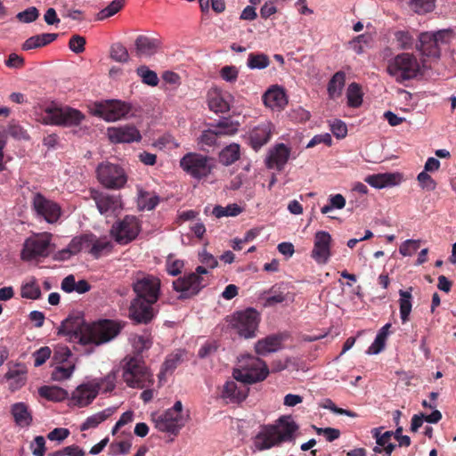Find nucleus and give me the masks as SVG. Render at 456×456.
Returning <instances> with one entry per match:
<instances>
[{"label": "nucleus", "instance_id": "nucleus-29", "mask_svg": "<svg viewBox=\"0 0 456 456\" xmlns=\"http://www.w3.org/2000/svg\"><path fill=\"white\" fill-rule=\"evenodd\" d=\"M159 46V39L139 35L134 41L135 55L138 57L152 56L158 52Z\"/></svg>", "mask_w": 456, "mask_h": 456}, {"label": "nucleus", "instance_id": "nucleus-3", "mask_svg": "<svg viewBox=\"0 0 456 456\" xmlns=\"http://www.w3.org/2000/svg\"><path fill=\"white\" fill-rule=\"evenodd\" d=\"M122 362V377L128 387L144 388L153 383L152 374L141 357L126 356Z\"/></svg>", "mask_w": 456, "mask_h": 456}, {"label": "nucleus", "instance_id": "nucleus-64", "mask_svg": "<svg viewBox=\"0 0 456 456\" xmlns=\"http://www.w3.org/2000/svg\"><path fill=\"white\" fill-rule=\"evenodd\" d=\"M417 179L420 187L424 190L431 191L436 187V183L426 171L420 172L418 175Z\"/></svg>", "mask_w": 456, "mask_h": 456}, {"label": "nucleus", "instance_id": "nucleus-49", "mask_svg": "<svg viewBox=\"0 0 456 456\" xmlns=\"http://www.w3.org/2000/svg\"><path fill=\"white\" fill-rule=\"evenodd\" d=\"M132 345L138 356L143 351L148 350L152 346V338L150 334L134 335Z\"/></svg>", "mask_w": 456, "mask_h": 456}, {"label": "nucleus", "instance_id": "nucleus-36", "mask_svg": "<svg viewBox=\"0 0 456 456\" xmlns=\"http://www.w3.org/2000/svg\"><path fill=\"white\" fill-rule=\"evenodd\" d=\"M5 379L12 380L11 388L16 390L21 387L26 381V370L21 364H17L13 368H10L5 373Z\"/></svg>", "mask_w": 456, "mask_h": 456}, {"label": "nucleus", "instance_id": "nucleus-45", "mask_svg": "<svg viewBox=\"0 0 456 456\" xmlns=\"http://www.w3.org/2000/svg\"><path fill=\"white\" fill-rule=\"evenodd\" d=\"M93 239L92 241L88 243V252L92 254L95 258H98L103 250L109 249L111 248V243L107 239H97V237L94 234H90Z\"/></svg>", "mask_w": 456, "mask_h": 456}, {"label": "nucleus", "instance_id": "nucleus-16", "mask_svg": "<svg viewBox=\"0 0 456 456\" xmlns=\"http://www.w3.org/2000/svg\"><path fill=\"white\" fill-rule=\"evenodd\" d=\"M237 131L238 125L224 118L220 120L216 125H213L212 128L203 131L200 137V142L203 145L214 146L216 144L218 137L223 135H233Z\"/></svg>", "mask_w": 456, "mask_h": 456}, {"label": "nucleus", "instance_id": "nucleus-11", "mask_svg": "<svg viewBox=\"0 0 456 456\" xmlns=\"http://www.w3.org/2000/svg\"><path fill=\"white\" fill-rule=\"evenodd\" d=\"M123 326L113 320L104 319L90 324L88 338L96 346L110 342L121 331Z\"/></svg>", "mask_w": 456, "mask_h": 456}, {"label": "nucleus", "instance_id": "nucleus-21", "mask_svg": "<svg viewBox=\"0 0 456 456\" xmlns=\"http://www.w3.org/2000/svg\"><path fill=\"white\" fill-rule=\"evenodd\" d=\"M130 108L120 101H107L96 106V113L106 121H116L125 117Z\"/></svg>", "mask_w": 456, "mask_h": 456}, {"label": "nucleus", "instance_id": "nucleus-58", "mask_svg": "<svg viewBox=\"0 0 456 456\" xmlns=\"http://www.w3.org/2000/svg\"><path fill=\"white\" fill-rule=\"evenodd\" d=\"M8 134L17 140H28L29 135L26 129H24L20 124L11 122L7 129Z\"/></svg>", "mask_w": 456, "mask_h": 456}, {"label": "nucleus", "instance_id": "nucleus-61", "mask_svg": "<svg viewBox=\"0 0 456 456\" xmlns=\"http://www.w3.org/2000/svg\"><path fill=\"white\" fill-rule=\"evenodd\" d=\"M51 354L52 350L49 346L40 347L33 354L34 365L36 367L43 365L51 357Z\"/></svg>", "mask_w": 456, "mask_h": 456}, {"label": "nucleus", "instance_id": "nucleus-25", "mask_svg": "<svg viewBox=\"0 0 456 456\" xmlns=\"http://www.w3.org/2000/svg\"><path fill=\"white\" fill-rule=\"evenodd\" d=\"M248 390L245 383L238 384L236 379L227 380L223 386L220 396L229 403H240L247 398Z\"/></svg>", "mask_w": 456, "mask_h": 456}, {"label": "nucleus", "instance_id": "nucleus-24", "mask_svg": "<svg viewBox=\"0 0 456 456\" xmlns=\"http://www.w3.org/2000/svg\"><path fill=\"white\" fill-rule=\"evenodd\" d=\"M273 131L274 126L270 121L260 123L249 133V145L258 151L271 140Z\"/></svg>", "mask_w": 456, "mask_h": 456}, {"label": "nucleus", "instance_id": "nucleus-46", "mask_svg": "<svg viewBox=\"0 0 456 456\" xmlns=\"http://www.w3.org/2000/svg\"><path fill=\"white\" fill-rule=\"evenodd\" d=\"M347 104L352 108H358L362 103V93L361 86L356 83H352L347 88Z\"/></svg>", "mask_w": 456, "mask_h": 456}, {"label": "nucleus", "instance_id": "nucleus-47", "mask_svg": "<svg viewBox=\"0 0 456 456\" xmlns=\"http://www.w3.org/2000/svg\"><path fill=\"white\" fill-rule=\"evenodd\" d=\"M72 353L67 346L58 345L53 350V355L52 362L53 365L66 364L68 362H73L70 358Z\"/></svg>", "mask_w": 456, "mask_h": 456}, {"label": "nucleus", "instance_id": "nucleus-42", "mask_svg": "<svg viewBox=\"0 0 456 456\" xmlns=\"http://www.w3.org/2000/svg\"><path fill=\"white\" fill-rule=\"evenodd\" d=\"M38 393L40 396L56 402H61L68 396V392L59 387L43 386L38 389Z\"/></svg>", "mask_w": 456, "mask_h": 456}, {"label": "nucleus", "instance_id": "nucleus-13", "mask_svg": "<svg viewBox=\"0 0 456 456\" xmlns=\"http://www.w3.org/2000/svg\"><path fill=\"white\" fill-rule=\"evenodd\" d=\"M181 167L195 179L207 177L213 169L211 159L195 152L185 154L180 160Z\"/></svg>", "mask_w": 456, "mask_h": 456}, {"label": "nucleus", "instance_id": "nucleus-33", "mask_svg": "<svg viewBox=\"0 0 456 456\" xmlns=\"http://www.w3.org/2000/svg\"><path fill=\"white\" fill-rule=\"evenodd\" d=\"M400 175L393 173H383L370 175L365 178V182L374 188H384L387 186L395 185L399 181Z\"/></svg>", "mask_w": 456, "mask_h": 456}, {"label": "nucleus", "instance_id": "nucleus-19", "mask_svg": "<svg viewBox=\"0 0 456 456\" xmlns=\"http://www.w3.org/2000/svg\"><path fill=\"white\" fill-rule=\"evenodd\" d=\"M147 300L134 297L130 304L128 315L136 323H149L155 316L153 305Z\"/></svg>", "mask_w": 456, "mask_h": 456}, {"label": "nucleus", "instance_id": "nucleus-48", "mask_svg": "<svg viewBox=\"0 0 456 456\" xmlns=\"http://www.w3.org/2000/svg\"><path fill=\"white\" fill-rule=\"evenodd\" d=\"M270 64L269 57L265 53H250L248 57L247 65L251 69H263Z\"/></svg>", "mask_w": 456, "mask_h": 456}, {"label": "nucleus", "instance_id": "nucleus-4", "mask_svg": "<svg viewBox=\"0 0 456 456\" xmlns=\"http://www.w3.org/2000/svg\"><path fill=\"white\" fill-rule=\"evenodd\" d=\"M421 67H427L425 59L419 62L413 54L403 53L388 62L387 69L388 74L395 77L397 82L402 83L416 77Z\"/></svg>", "mask_w": 456, "mask_h": 456}, {"label": "nucleus", "instance_id": "nucleus-35", "mask_svg": "<svg viewBox=\"0 0 456 456\" xmlns=\"http://www.w3.org/2000/svg\"><path fill=\"white\" fill-rule=\"evenodd\" d=\"M184 350L177 349L169 354L162 364L159 376L172 374L174 370L183 362Z\"/></svg>", "mask_w": 456, "mask_h": 456}, {"label": "nucleus", "instance_id": "nucleus-1", "mask_svg": "<svg viewBox=\"0 0 456 456\" xmlns=\"http://www.w3.org/2000/svg\"><path fill=\"white\" fill-rule=\"evenodd\" d=\"M298 426L289 418H281L277 426L264 427L254 438V445L259 450H267L282 442H290L295 438Z\"/></svg>", "mask_w": 456, "mask_h": 456}, {"label": "nucleus", "instance_id": "nucleus-10", "mask_svg": "<svg viewBox=\"0 0 456 456\" xmlns=\"http://www.w3.org/2000/svg\"><path fill=\"white\" fill-rule=\"evenodd\" d=\"M52 234L48 232L37 233L26 239L21 250V259L32 261L50 255Z\"/></svg>", "mask_w": 456, "mask_h": 456}, {"label": "nucleus", "instance_id": "nucleus-23", "mask_svg": "<svg viewBox=\"0 0 456 456\" xmlns=\"http://www.w3.org/2000/svg\"><path fill=\"white\" fill-rule=\"evenodd\" d=\"M107 135L111 142L124 143L139 142L142 139L139 130L134 126H123L118 127H109Z\"/></svg>", "mask_w": 456, "mask_h": 456}, {"label": "nucleus", "instance_id": "nucleus-34", "mask_svg": "<svg viewBox=\"0 0 456 456\" xmlns=\"http://www.w3.org/2000/svg\"><path fill=\"white\" fill-rule=\"evenodd\" d=\"M57 33H43L28 37L22 45L23 51L40 48L53 42L58 37Z\"/></svg>", "mask_w": 456, "mask_h": 456}, {"label": "nucleus", "instance_id": "nucleus-17", "mask_svg": "<svg viewBox=\"0 0 456 456\" xmlns=\"http://www.w3.org/2000/svg\"><path fill=\"white\" fill-rule=\"evenodd\" d=\"M89 197L94 200L96 208L102 215L110 216L121 208V200L118 195H111L91 189Z\"/></svg>", "mask_w": 456, "mask_h": 456}, {"label": "nucleus", "instance_id": "nucleus-14", "mask_svg": "<svg viewBox=\"0 0 456 456\" xmlns=\"http://www.w3.org/2000/svg\"><path fill=\"white\" fill-rule=\"evenodd\" d=\"M140 232V224L134 216H126L122 220L113 224L110 234L115 240L122 245L134 240Z\"/></svg>", "mask_w": 456, "mask_h": 456}, {"label": "nucleus", "instance_id": "nucleus-40", "mask_svg": "<svg viewBox=\"0 0 456 456\" xmlns=\"http://www.w3.org/2000/svg\"><path fill=\"white\" fill-rule=\"evenodd\" d=\"M391 327L390 323H387L384 325L377 334L375 340L373 343L369 346L367 350V354H379L384 348L386 345V340L388 335V330Z\"/></svg>", "mask_w": 456, "mask_h": 456}, {"label": "nucleus", "instance_id": "nucleus-56", "mask_svg": "<svg viewBox=\"0 0 456 456\" xmlns=\"http://www.w3.org/2000/svg\"><path fill=\"white\" fill-rule=\"evenodd\" d=\"M125 0H113L98 13L99 20H104L118 12L124 6Z\"/></svg>", "mask_w": 456, "mask_h": 456}, {"label": "nucleus", "instance_id": "nucleus-52", "mask_svg": "<svg viewBox=\"0 0 456 456\" xmlns=\"http://www.w3.org/2000/svg\"><path fill=\"white\" fill-rule=\"evenodd\" d=\"M110 56L113 61L120 63H126L129 60L128 51L121 43H115L110 46Z\"/></svg>", "mask_w": 456, "mask_h": 456}, {"label": "nucleus", "instance_id": "nucleus-54", "mask_svg": "<svg viewBox=\"0 0 456 456\" xmlns=\"http://www.w3.org/2000/svg\"><path fill=\"white\" fill-rule=\"evenodd\" d=\"M409 3L415 12L424 14L434 10L436 0H410Z\"/></svg>", "mask_w": 456, "mask_h": 456}, {"label": "nucleus", "instance_id": "nucleus-63", "mask_svg": "<svg viewBox=\"0 0 456 456\" xmlns=\"http://www.w3.org/2000/svg\"><path fill=\"white\" fill-rule=\"evenodd\" d=\"M39 16V11L32 6L28 7L23 12L17 14V19L24 23H30L35 21Z\"/></svg>", "mask_w": 456, "mask_h": 456}, {"label": "nucleus", "instance_id": "nucleus-7", "mask_svg": "<svg viewBox=\"0 0 456 456\" xmlns=\"http://www.w3.org/2000/svg\"><path fill=\"white\" fill-rule=\"evenodd\" d=\"M90 324L86 323L80 313L70 314L62 321L58 335L69 337V341L78 342L81 345H90L88 338Z\"/></svg>", "mask_w": 456, "mask_h": 456}, {"label": "nucleus", "instance_id": "nucleus-22", "mask_svg": "<svg viewBox=\"0 0 456 456\" xmlns=\"http://www.w3.org/2000/svg\"><path fill=\"white\" fill-rule=\"evenodd\" d=\"M154 422L155 428L159 431L177 436L185 425V419L183 416H175V414L167 410L163 414L157 417Z\"/></svg>", "mask_w": 456, "mask_h": 456}, {"label": "nucleus", "instance_id": "nucleus-41", "mask_svg": "<svg viewBox=\"0 0 456 456\" xmlns=\"http://www.w3.org/2000/svg\"><path fill=\"white\" fill-rule=\"evenodd\" d=\"M114 413V409L107 408L102 411L97 412L90 417H88L86 421L82 424L80 429L82 431L87 430L90 428H96L99 424L106 420Z\"/></svg>", "mask_w": 456, "mask_h": 456}, {"label": "nucleus", "instance_id": "nucleus-8", "mask_svg": "<svg viewBox=\"0 0 456 456\" xmlns=\"http://www.w3.org/2000/svg\"><path fill=\"white\" fill-rule=\"evenodd\" d=\"M226 321L229 327L234 330L240 337L250 338L256 336L260 316L256 310L248 308L228 316Z\"/></svg>", "mask_w": 456, "mask_h": 456}, {"label": "nucleus", "instance_id": "nucleus-28", "mask_svg": "<svg viewBox=\"0 0 456 456\" xmlns=\"http://www.w3.org/2000/svg\"><path fill=\"white\" fill-rule=\"evenodd\" d=\"M290 155V149L284 143H278L270 150L266 159V166L268 168H276L281 171L288 162Z\"/></svg>", "mask_w": 456, "mask_h": 456}, {"label": "nucleus", "instance_id": "nucleus-59", "mask_svg": "<svg viewBox=\"0 0 456 456\" xmlns=\"http://www.w3.org/2000/svg\"><path fill=\"white\" fill-rule=\"evenodd\" d=\"M321 406L322 408L330 410L332 412H334L336 414L346 415V416L351 417V418H356L358 416L357 413L354 412V411H352L350 410H346V409H343V408L338 407L333 403V401L331 399H329V398L325 399Z\"/></svg>", "mask_w": 456, "mask_h": 456}, {"label": "nucleus", "instance_id": "nucleus-18", "mask_svg": "<svg viewBox=\"0 0 456 456\" xmlns=\"http://www.w3.org/2000/svg\"><path fill=\"white\" fill-rule=\"evenodd\" d=\"M332 238L328 232L319 231L314 234V248L311 256L318 264L328 263L331 256Z\"/></svg>", "mask_w": 456, "mask_h": 456}, {"label": "nucleus", "instance_id": "nucleus-30", "mask_svg": "<svg viewBox=\"0 0 456 456\" xmlns=\"http://www.w3.org/2000/svg\"><path fill=\"white\" fill-rule=\"evenodd\" d=\"M285 337L282 334H273L258 340L255 346L257 354L265 355L281 349Z\"/></svg>", "mask_w": 456, "mask_h": 456}, {"label": "nucleus", "instance_id": "nucleus-60", "mask_svg": "<svg viewBox=\"0 0 456 456\" xmlns=\"http://www.w3.org/2000/svg\"><path fill=\"white\" fill-rule=\"evenodd\" d=\"M373 437L376 438V443L379 446L374 447L373 451L376 453H380L382 450L379 446H385L387 444L390 443L391 436H393L392 431H387L384 434L380 435L378 428H374L372 431Z\"/></svg>", "mask_w": 456, "mask_h": 456}, {"label": "nucleus", "instance_id": "nucleus-43", "mask_svg": "<svg viewBox=\"0 0 456 456\" xmlns=\"http://www.w3.org/2000/svg\"><path fill=\"white\" fill-rule=\"evenodd\" d=\"M345 81L346 74L343 71H338L332 76L328 84V93L330 98H335L341 94Z\"/></svg>", "mask_w": 456, "mask_h": 456}, {"label": "nucleus", "instance_id": "nucleus-31", "mask_svg": "<svg viewBox=\"0 0 456 456\" xmlns=\"http://www.w3.org/2000/svg\"><path fill=\"white\" fill-rule=\"evenodd\" d=\"M10 412L18 427L27 428L31 425L33 420L32 412L25 403H13L11 406Z\"/></svg>", "mask_w": 456, "mask_h": 456}, {"label": "nucleus", "instance_id": "nucleus-27", "mask_svg": "<svg viewBox=\"0 0 456 456\" xmlns=\"http://www.w3.org/2000/svg\"><path fill=\"white\" fill-rule=\"evenodd\" d=\"M268 296L265 297V305L273 306L277 304L283 302H293L294 293L289 291V286L288 283L281 282L276 283L271 287L267 292Z\"/></svg>", "mask_w": 456, "mask_h": 456}, {"label": "nucleus", "instance_id": "nucleus-32", "mask_svg": "<svg viewBox=\"0 0 456 456\" xmlns=\"http://www.w3.org/2000/svg\"><path fill=\"white\" fill-rule=\"evenodd\" d=\"M207 97L208 107L211 110L216 113H224L230 110V104L220 88H210L208 92Z\"/></svg>", "mask_w": 456, "mask_h": 456}, {"label": "nucleus", "instance_id": "nucleus-44", "mask_svg": "<svg viewBox=\"0 0 456 456\" xmlns=\"http://www.w3.org/2000/svg\"><path fill=\"white\" fill-rule=\"evenodd\" d=\"M75 370V362L55 365L51 378L54 381H62L69 379Z\"/></svg>", "mask_w": 456, "mask_h": 456}, {"label": "nucleus", "instance_id": "nucleus-15", "mask_svg": "<svg viewBox=\"0 0 456 456\" xmlns=\"http://www.w3.org/2000/svg\"><path fill=\"white\" fill-rule=\"evenodd\" d=\"M46 113V123L58 126H77L85 118L81 111L68 106L47 109Z\"/></svg>", "mask_w": 456, "mask_h": 456}, {"label": "nucleus", "instance_id": "nucleus-5", "mask_svg": "<svg viewBox=\"0 0 456 456\" xmlns=\"http://www.w3.org/2000/svg\"><path fill=\"white\" fill-rule=\"evenodd\" d=\"M208 271L204 266H198L195 272L179 277L173 281V289L179 292L178 299L185 300L197 296L200 290L208 285V281L203 277Z\"/></svg>", "mask_w": 456, "mask_h": 456}, {"label": "nucleus", "instance_id": "nucleus-62", "mask_svg": "<svg viewBox=\"0 0 456 456\" xmlns=\"http://www.w3.org/2000/svg\"><path fill=\"white\" fill-rule=\"evenodd\" d=\"M86 40L80 35H73L69 42V49L75 53H81L85 51Z\"/></svg>", "mask_w": 456, "mask_h": 456}, {"label": "nucleus", "instance_id": "nucleus-37", "mask_svg": "<svg viewBox=\"0 0 456 456\" xmlns=\"http://www.w3.org/2000/svg\"><path fill=\"white\" fill-rule=\"evenodd\" d=\"M263 102L265 106L272 109L281 107L286 102L285 94L278 87L271 88L264 94Z\"/></svg>", "mask_w": 456, "mask_h": 456}, {"label": "nucleus", "instance_id": "nucleus-26", "mask_svg": "<svg viewBox=\"0 0 456 456\" xmlns=\"http://www.w3.org/2000/svg\"><path fill=\"white\" fill-rule=\"evenodd\" d=\"M99 391L100 386L98 384H82L72 393L71 401L78 407L87 406L97 396Z\"/></svg>", "mask_w": 456, "mask_h": 456}, {"label": "nucleus", "instance_id": "nucleus-20", "mask_svg": "<svg viewBox=\"0 0 456 456\" xmlns=\"http://www.w3.org/2000/svg\"><path fill=\"white\" fill-rule=\"evenodd\" d=\"M33 208L37 215L43 216L48 223H55L61 216L60 206L47 200L41 193H37L33 199Z\"/></svg>", "mask_w": 456, "mask_h": 456}, {"label": "nucleus", "instance_id": "nucleus-2", "mask_svg": "<svg viewBox=\"0 0 456 456\" xmlns=\"http://www.w3.org/2000/svg\"><path fill=\"white\" fill-rule=\"evenodd\" d=\"M454 37L455 33L452 28L422 32L419 35L416 49L422 56L439 59L441 45L450 44Z\"/></svg>", "mask_w": 456, "mask_h": 456}, {"label": "nucleus", "instance_id": "nucleus-38", "mask_svg": "<svg viewBox=\"0 0 456 456\" xmlns=\"http://www.w3.org/2000/svg\"><path fill=\"white\" fill-rule=\"evenodd\" d=\"M411 291L412 287H410L408 290H399L400 299H399V305H400V317L403 322V323H405L409 321V316L411 312Z\"/></svg>", "mask_w": 456, "mask_h": 456}, {"label": "nucleus", "instance_id": "nucleus-50", "mask_svg": "<svg viewBox=\"0 0 456 456\" xmlns=\"http://www.w3.org/2000/svg\"><path fill=\"white\" fill-rule=\"evenodd\" d=\"M20 296L28 299H39L41 297V289L36 280L22 284L20 288Z\"/></svg>", "mask_w": 456, "mask_h": 456}, {"label": "nucleus", "instance_id": "nucleus-55", "mask_svg": "<svg viewBox=\"0 0 456 456\" xmlns=\"http://www.w3.org/2000/svg\"><path fill=\"white\" fill-rule=\"evenodd\" d=\"M137 74L142 77L144 84L155 86L159 84L157 73L149 69L146 66H141L137 69Z\"/></svg>", "mask_w": 456, "mask_h": 456}, {"label": "nucleus", "instance_id": "nucleus-51", "mask_svg": "<svg viewBox=\"0 0 456 456\" xmlns=\"http://www.w3.org/2000/svg\"><path fill=\"white\" fill-rule=\"evenodd\" d=\"M93 239L91 235L83 234L81 236L75 237L71 240L68 245L74 255L79 253L82 250L88 252V243Z\"/></svg>", "mask_w": 456, "mask_h": 456}, {"label": "nucleus", "instance_id": "nucleus-53", "mask_svg": "<svg viewBox=\"0 0 456 456\" xmlns=\"http://www.w3.org/2000/svg\"><path fill=\"white\" fill-rule=\"evenodd\" d=\"M242 211L241 208L237 204H230L226 207L216 206L213 209V215L221 218L223 216H236Z\"/></svg>", "mask_w": 456, "mask_h": 456}, {"label": "nucleus", "instance_id": "nucleus-12", "mask_svg": "<svg viewBox=\"0 0 456 456\" xmlns=\"http://www.w3.org/2000/svg\"><path fill=\"white\" fill-rule=\"evenodd\" d=\"M96 174L100 183L107 189L118 190L124 187L127 181L124 169L110 162L99 164Z\"/></svg>", "mask_w": 456, "mask_h": 456}, {"label": "nucleus", "instance_id": "nucleus-39", "mask_svg": "<svg viewBox=\"0 0 456 456\" xmlns=\"http://www.w3.org/2000/svg\"><path fill=\"white\" fill-rule=\"evenodd\" d=\"M240 156V145L237 143H231L224 148L218 156L219 162L224 166H230L236 162Z\"/></svg>", "mask_w": 456, "mask_h": 456}, {"label": "nucleus", "instance_id": "nucleus-6", "mask_svg": "<svg viewBox=\"0 0 456 456\" xmlns=\"http://www.w3.org/2000/svg\"><path fill=\"white\" fill-rule=\"evenodd\" d=\"M269 372L266 363L262 359L248 356L241 369L233 370L232 377L239 382L250 385L265 380Z\"/></svg>", "mask_w": 456, "mask_h": 456}, {"label": "nucleus", "instance_id": "nucleus-9", "mask_svg": "<svg viewBox=\"0 0 456 456\" xmlns=\"http://www.w3.org/2000/svg\"><path fill=\"white\" fill-rule=\"evenodd\" d=\"M132 288L136 295L135 297L156 304L160 296L161 281L152 274L138 273L133 281Z\"/></svg>", "mask_w": 456, "mask_h": 456}, {"label": "nucleus", "instance_id": "nucleus-57", "mask_svg": "<svg viewBox=\"0 0 456 456\" xmlns=\"http://www.w3.org/2000/svg\"><path fill=\"white\" fill-rule=\"evenodd\" d=\"M159 202V198L157 195H151L148 192H142L139 198V205L143 209L152 210Z\"/></svg>", "mask_w": 456, "mask_h": 456}]
</instances>
